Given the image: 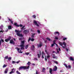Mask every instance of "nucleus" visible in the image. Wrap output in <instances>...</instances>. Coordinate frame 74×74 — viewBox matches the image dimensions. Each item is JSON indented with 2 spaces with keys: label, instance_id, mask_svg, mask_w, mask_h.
<instances>
[{
  "label": "nucleus",
  "instance_id": "obj_1",
  "mask_svg": "<svg viewBox=\"0 0 74 74\" xmlns=\"http://www.w3.org/2000/svg\"><path fill=\"white\" fill-rule=\"evenodd\" d=\"M30 67V66H20L19 68V70H21V69H24V70H27V69H29Z\"/></svg>",
  "mask_w": 74,
  "mask_h": 74
},
{
  "label": "nucleus",
  "instance_id": "obj_2",
  "mask_svg": "<svg viewBox=\"0 0 74 74\" xmlns=\"http://www.w3.org/2000/svg\"><path fill=\"white\" fill-rule=\"evenodd\" d=\"M21 45L19 46L20 47H21V49H24V47H25V46L24 45V44H25V40L21 41Z\"/></svg>",
  "mask_w": 74,
  "mask_h": 74
},
{
  "label": "nucleus",
  "instance_id": "obj_3",
  "mask_svg": "<svg viewBox=\"0 0 74 74\" xmlns=\"http://www.w3.org/2000/svg\"><path fill=\"white\" fill-rule=\"evenodd\" d=\"M34 23L35 25H36L38 27H39V26H40V22H38V23H37L36 22V20H34Z\"/></svg>",
  "mask_w": 74,
  "mask_h": 74
},
{
  "label": "nucleus",
  "instance_id": "obj_4",
  "mask_svg": "<svg viewBox=\"0 0 74 74\" xmlns=\"http://www.w3.org/2000/svg\"><path fill=\"white\" fill-rule=\"evenodd\" d=\"M42 42H39V44H38L37 45V46L38 47V48H41V47H42Z\"/></svg>",
  "mask_w": 74,
  "mask_h": 74
},
{
  "label": "nucleus",
  "instance_id": "obj_5",
  "mask_svg": "<svg viewBox=\"0 0 74 74\" xmlns=\"http://www.w3.org/2000/svg\"><path fill=\"white\" fill-rule=\"evenodd\" d=\"M11 38L10 36H9L7 39L5 40V41L6 42H8V41H10V40H11Z\"/></svg>",
  "mask_w": 74,
  "mask_h": 74
},
{
  "label": "nucleus",
  "instance_id": "obj_6",
  "mask_svg": "<svg viewBox=\"0 0 74 74\" xmlns=\"http://www.w3.org/2000/svg\"><path fill=\"white\" fill-rule=\"evenodd\" d=\"M29 32V30H25L23 32V33H24L25 35L27 34V33H28Z\"/></svg>",
  "mask_w": 74,
  "mask_h": 74
},
{
  "label": "nucleus",
  "instance_id": "obj_7",
  "mask_svg": "<svg viewBox=\"0 0 74 74\" xmlns=\"http://www.w3.org/2000/svg\"><path fill=\"white\" fill-rule=\"evenodd\" d=\"M63 44V45H64V46H62V48H66V44L65 43V42H63V43H62Z\"/></svg>",
  "mask_w": 74,
  "mask_h": 74
},
{
  "label": "nucleus",
  "instance_id": "obj_8",
  "mask_svg": "<svg viewBox=\"0 0 74 74\" xmlns=\"http://www.w3.org/2000/svg\"><path fill=\"white\" fill-rule=\"evenodd\" d=\"M37 55L38 58H40V55H41V51H40L39 54L37 53Z\"/></svg>",
  "mask_w": 74,
  "mask_h": 74
},
{
  "label": "nucleus",
  "instance_id": "obj_9",
  "mask_svg": "<svg viewBox=\"0 0 74 74\" xmlns=\"http://www.w3.org/2000/svg\"><path fill=\"white\" fill-rule=\"evenodd\" d=\"M17 35L18 36H19V37H23V35H22V34H21L19 33H18L17 34Z\"/></svg>",
  "mask_w": 74,
  "mask_h": 74
},
{
  "label": "nucleus",
  "instance_id": "obj_10",
  "mask_svg": "<svg viewBox=\"0 0 74 74\" xmlns=\"http://www.w3.org/2000/svg\"><path fill=\"white\" fill-rule=\"evenodd\" d=\"M10 44H15V42H14L12 40H10Z\"/></svg>",
  "mask_w": 74,
  "mask_h": 74
},
{
  "label": "nucleus",
  "instance_id": "obj_11",
  "mask_svg": "<svg viewBox=\"0 0 74 74\" xmlns=\"http://www.w3.org/2000/svg\"><path fill=\"white\" fill-rule=\"evenodd\" d=\"M42 59H44V56H45V54L44 53V52H42Z\"/></svg>",
  "mask_w": 74,
  "mask_h": 74
},
{
  "label": "nucleus",
  "instance_id": "obj_12",
  "mask_svg": "<svg viewBox=\"0 0 74 74\" xmlns=\"http://www.w3.org/2000/svg\"><path fill=\"white\" fill-rule=\"evenodd\" d=\"M8 20L9 21H10L11 23L12 24H13V21H12V19H10V18H9L8 19Z\"/></svg>",
  "mask_w": 74,
  "mask_h": 74
},
{
  "label": "nucleus",
  "instance_id": "obj_13",
  "mask_svg": "<svg viewBox=\"0 0 74 74\" xmlns=\"http://www.w3.org/2000/svg\"><path fill=\"white\" fill-rule=\"evenodd\" d=\"M49 73H51V74H52V69L51 68L49 69Z\"/></svg>",
  "mask_w": 74,
  "mask_h": 74
},
{
  "label": "nucleus",
  "instance_id": "obj_14",
  "mask_svg": "<svg viewBox=\"0 0 74 74\" xmlns=\"http://www.w3.org/2000/svg\"><path fill=\"white\" fill-rule=\"evenodd\" d=\"M55 68L53 69V71H56L57 70V69H58V67L56 66H55Z\"/></svg>",
  "mask_w": 74,
  "mask_h": 74
},
{
  "label": "nucleus",
  "instance_id": "obj_15",
  "mask_svg": "<svg viewBox=\"0 0 74 74\" xmlns=\"http://www.w3.org/2000/svg\"><path fill=\"white\" fill-rule=\"evenodd\" d=\"M53 44H52L51 45V47H53V46H54V45L56 44V43H55V41L54 40V41H53Z\"/></svg>",
  "mask_w": 74,
  "mask_h": 74
},
{
  "label": "nucleus",
  "instance_id": "obj_16",
  "mask_svg": "<svg viewBox=\"0 0 74 74\" xmlns=\"http://www.w3.org/2000/svg\"><path fill=\"white\" fill-rule=\"evenodd\" d=\"M8 68H6L4 71L5 74H7V72H8Z\"/></svg>",
  "mask_w": 74,
  "mask_h": 74
},
{
  "label": "nucleus",
  "instance_id": "obj_17",
  "mask_svg": "<svg viewBox=\"0 0 74 74\" xmlns=\"http://www.w3.org/2000/svg\"><path fill=\"white\" fill-rule=\"evenodd\" d=\"M15 32L16 33V34L17 35V34L18 33H20L21 31H18L16 30H15Z\"/></svg>",
  "mask_w": 74,
  "mask_h": 74
},
{
  "label": "nucleus",
  "instance_id": "obj_18",
  "mask_svg": "<svg viewBox=\"0 0 74 74\" xmlns=\"http://www.w3.org/2000/svg\"><path fill=\"white\" fill-rule=\"evenodd\" d=\"M59 44H60V45H61V47H63V44L62 42H59Z\"/></svg>",
  "mask_w": 74,
  "mask_h": 74
},
{
  "label": "nucleus",
  "instance_id": "obj_19",
  "mask_svg": "<svg viewBox=\"0 0 74 74\" xmlns=\"http://www.w3.org/2000/svg\"><path fill=\"white\" fill-rule=\"evenodd\" d=\"M35 33L32 34V35L31 36L32 38H34V35H35Z\"/></svg>",
  "mask_w": 74,
  "mask_h": 74
},
{
  "label": "nucleus",
  "instance_id": "obj_20",
  "mask_svg": "<svg viewBox=\"0 0 74 74\" xmlns=\"http://www.w3.org/2000/svg\"><path fill=\"white\" fill-rule=\"evenodd\" d=\"M47 40H48L49 41H52V40L50 39V38H46Z\"/></svg>",
  "mask_w": 74,
  "mask_h": 74
},
{
  "label": "nucleus",
  "instance_id": "obj_21",
  "mask_svg": "<svg viewBox=\"0 0 74 74\" xmlns=\"http://www.w3.org/2000/svg\"><path fill=\"white\" fill-rule=\"evenodd\" d=\"M54 34L55 35L56 34H58V35H59V32H54Z\"/></svg>",
  "mask_w": 74,
  "mask_h": 74
},
{
  "label": "nucleus",
  "instance_id": "obj_22",
  "mask_svg": "<svg viewBox=\"0 0 74 74\" xmlns=\"http://www.w3.org/2000/svg\"><path fill=\"white\" fill-rule=\"evenodd\" d=\"M45 68H43L42 69V72H45Z\"/></svg>",
  "mask_w": 74,
  "mask_h": 74
},
{
  "label": "nucleus",
  "instance_id": "obj_23",
  "mask_svg": "<svg viewBox=\"0 0 74 74\" xmlns=\"http://www.w3.org/2000/svg\"><path fill=\"white\" fill-rule=\"evenodd\" d=\"M57 57L55 56V54H53V58L55 59V58H56Z\"/></svg>",
  "mask_w": 74,
  "mask_h": 74
},
{
  "label": "nucleus",
  "instance_id": "obj_24",
  "mask_svg": "<svg viewBox=\"0 0 74 74\" xmlns=\"http://www.w3.org/2000/svg\"><path fill=\"white\" fill-rule=\"evenodd\" d=\"M70 60H72V61H74V59L72 57H71L70 58Z\"/></svg>",
  "mask_w": 74,
  "mask_h": 74
},
{
  "label": "nucleus",
  "instance_id": "obj_25",
  "mask_svg": "<svg viewBox=\"0 0 74 74\" xmlns=\"http://www.w3.org/2000/svg\"><path fill=\"white\" fill-rule=\"evenodd\" d=\"M24 27H25V26H23L21 28V30H24Z\"/></svg>",
  "mask_w": 74,
  "mask_h": 74
},
{
  "label": "nucleus",
  "instance_id": "obj_26",
  "mask_svg": "<svg viewBox=\"0 0 74 74\" xmlns=\"http://www.w3.org/2000/svg\"><path fill=\"white\" fill-rule=\"evenodd\" d=\"M8 29L9 30H10V29H12L11 26H9Z\"/></svg>",
  "mask_w": 74,
  "mask_h": 74
},
{
  "label": "nucleus",
  "instance_id": "obj_27",
  "mask_svg": "<svg viewBox=\"0 0 74 74\" xmlns=\"http://www.w3.org/2000/svg\"><path fill=\"white\" fill-rule=\"evenodd\" d=\"M31 64V63L29 61L27 63V64L28 66H30V64Z\"/></svg>",
  "mask_w": 74,
  "mask_h": 74
},
{
  "label": "nucleus",
  "instance_id": "obj_28",
  "mask_svg": "<svg viewBox=\"0 0 74 74\" xmlns=\"http://www.w3.org/2000/svg\"><path fill=\"white\" fill-rule=\"evenodd\" d=\"M64 65L65 66V67L66 68H68V66H67V64H64Z\"/></svg>",
  "mask_w": 74,
  "mask_h": 74
},
{
  "label": "nucleus",
  "instance_id": "obj_29",
  "mask_svg": "<svg viewBox=\"0 0 74 74\" xmlns=\"http://www.w3.org/2000/svg\"><path fill=\"white\" fill-rule=\"evenodd\" d=\"M12 58L11 57H10L8 58V60H9V61H10V60H11V59Z\"/></svg>",
  "mask_w": 74,
  "mask_h": 74
},
{
  "label": "nucleus",
  "instance_id": "obj_30",
  "mask_svg": "<svg viewBox=\"0 0 74 74\" xmlns=\"http://www.w3.org/2000/svg\"><path fill=\"white\" fill-rule=\"evenodd\" d=\"M53 61L54 62H55V63H56V64H58V62L57 61Z\"/></svg>",
  "mask_w": 74,
  "mask_h": 74
},
{
  "label": "nucleus",
  "instance_id": "obj_31",
  "mask_svg": "<svg viewBox=\"0 0 74 74\" xmlns=\"http://www.w3.org/2000/svg\"><path fill=\"white\" fill-rule=\"evenodd\" d=\"M67 40V38H66L64 37L63 38V41H64V40Z\"/></svg>",
  "mask_w": 74,
  "mask_h": 74
},
{
  "label": "nucleus",
  "instance_id": "obj_32",
  "mask_svg": "<svg viewBox=\"0 0 74 74\" xmlns=\"http://www.w3.org/2000/svg\"><path fill=\"white\" fill-rule=\"evenodd\" d=\"M16 73H17L18 74H21V73H20V72H19V71H16Z\"/></svg>",
  "mask_w": 74,
  "mask_h": 74
},
{
  "label": "nucleus",
  "instance_id": "obj_33",
  "mask_svg": "<svg viewBox=\"0 0 74 74\" xmlns=\"http://www.w3.org/2000/svg\"><path fill=\"white\" fill-rule=\"evenodd\" d=\"M32 17L33 18L36 19V16L35 15H33L32 16Z\"/></svg>",
  "mask_w": 74,
  "mask_h": 74
},
{
  "label": "nucleus",
  "instance_id": "obj_34",
  "mask_svg": "<svg viewBox=\"0 0 74 74\" xmlns=\"http://www.w3.org/2000/svg\"><path fill=\"white\" fill-rule=\"evenodd\" d=\"M28 47H29V45H28L25 46V49H27V48H28Z\"/></svg>",
  "mask_w": 74,
  "mask_h": 74
},
{
  "label": "nucleus",
  "instance_id": "obj_35",
  "mask_svg": "<svg viewBox=\"0 0 74 74\" xmlns=\"http://www.w3.org/2000/svg\"><path fill=\"white\" fill-rule=\"evenodd\" d=\"M14 73V71H12L10 72V74H12V73Z\"/></svg>",
  "mask_w": 74,
  "mask_h": 74
},
{
  "label": "nucleus",
  "instance_id": "obj_36",
  "mask_svg": "<svg viewBox=\"0 0 74 74\" xmlns=\"http://www.w3.org/2000/svg\"><path fill=\"white\" fill-rule=\"evenodd\" d=\"M7 66V65L5 64H4L3 66V68H4V67H5Z\"/></svg>",
  "mask_w": 74,
  "mask_h": 74
},
{
  "label": "nucleus",
  "instance_id": "obj_37",
  "mask_svg": "<svg viewBox=\"0 0 74 74\" xmlns=\"http://www.w3.org/2000/svg\"><path fill=\"white\" fill-rule=\"evenodd\" d=\"M29 53H25V55H29Z\"/></svg>",
  "mask_w": 74,
  "mask_h": 74
},
{
  "label": "nucleus",
  "instance_id": "obj_38",
  "mask_svg": "<svg viewBox=\"0 0 74 74\" xmlns=\"http://www.w3.org/2000/svg\"><path fill=\"white\" fill-rule=\"evenodd\" d=\"M30 40H31V38L29 37V39L28 40V42H29V41H30Z\"/></svg>",
  "mask_w": 74,
  "mask_h": 74
},
{
  "label": "nucleus",
  "instance_id": "obj_39",
  "mask_svg": "<svg viewBox=\"0 0 74 74\" xmlns=\"http://www.w3.org/2000/svg\"><path fill=\"white\" fill-rule=\"evenodd\" d=\"M5 59H8V56H7L6 57H5Z\"/></svg>",
  "mask_w": 74,
  "mask_h": 74
},
{
  "label": "nucleus",
  "instance_id": "obj_40",
  "mask_svg": "<svg viewBox=\"0 0 74 74\" xmlns=\"http://www.w3.org/2000/svg\"><path fill=\"white\" fill-rule=\"evenodd\" d=\"M16 49H17V50L18 51H19V50H20V49L18 48H16Z\"/></svg>",
  "mask_w": 74,
  "mask_h": 74
},
{
  "label": "nucleus",
  "instance_id": "obj_41",
  "mask_svg": "<svg viewBox=\"0 0 74 74\" xmlns=\"http://www.w3.org/2000/svg\"><path fill=\"white\" fill-rule=\"evenodd\" d=\"M18 53H22V52H21V50H20V51H18Z\"/></svg>",
  "mask_w": 74,
  "mask_h": 74
},
{
  "label": "nucleus",
  "instance_id": "obj_42",
  "mask_svg": "<svg viewBox=\"0 0 74 74\" xmlns=\"http://www.w3.org/2000/svg\"><path fill=\"white\" fill-rule=\"evenodd\" d=\"M31 49L32 51H34L35 50V48H31Z\"/></svg>",
  "mask_w": 74,
  "mask_h": 74
},
{
  "label": "nucleus",
  "instance_id": "obj_43",
  "mask_svg": "<svg viewBox=\"0 0 74 74\" xmlns=\"http://www.w3.org/2000/svg\"><path fill=\"white\" fill-rule=\"evenodd\" d=\"M31 41H34V39L32 38L31 39Z\"/></svg>",
  "mask_w": 74,
  "mask_h": 74
},
{
  "label": "nucleus",
  "instance_id": "obj_44",
  "mask_svg": "<svg viewBox=\"0 0 74 74\" xmlns=\"http://www.w3.org/2000/svg\"><path fill=\"white\" fill-rule=\"evenodd\" d=\"M50 57V56L49 55L48 56H47V58L48 59Z\"/></svg>",
  "mask_w": 74,
  "mask_h": 74
},
{
  "label": "nucleus",
  "instance_id": "obj_45",
  "mask_svg": "<svg viewBox=\"0 0 74 74\" xmlns=\"http://www.w3.org/2000/svg\"><path fill=\"white\" fill-rule=\"evenodd\" d=\"M32 48H35V47L34 46V45H32Z\"/></svg>",
  "mask_w": 74,
  "mask_h": 74
},
{
  "label": "nucleus",
  "instance_id": "obj_46",
  "mask_svg": "<svg viewBox=\"0 0 74 74\" xmlns=\"http://www.w3.org/2000/svg\"><path fill=\"white\" fill-rule=\"evenodd\" d=\"M45 59L46 62H47V58H46V56H45Z\"/></svg>",
  "mask_w": 74,
  "mask_h": 74
},
{
  "label": "nucleus",
  "instance_id": "obj_47",
  "mask_svg": "<svg viewBox=\"0 0 74 74\" xmlns=\"http://www.w3.org/2000/svg\"><path fill=\"white\" fill-rule=\"evenodd\" d=\"M71 67V66L70 65H69L68 66V69H70Z\"/></svg>",
  "mask_w": 74,
  "mask_h": 74
},
{
  "label": "nucleus",
  "instance_id": "obj_48",
  "mask_svg": "<svg viewBox=\"0 0 74 74\" xmlns=\"http://www.w3.org/2000/svg\"><path fill=\"white\" fill-rule=\"evenodd\" d=\"M14 25H15V26H17V23H14Z\"/></svg>",
  "mask_w": 74,
  "mask_h": 74
},
{
  "label": "nucleus",
  "instance_id": "obj_49",
  "mask_svg": "<svg viewBox=\"0 0 74 74\" xmlns=\"http://www.w3.org/2000/svg\"><path fill=\"white\" fill-rule=\"evenodd\" d=\"M34 60H38V59H37V58H35L34 59Z\"/></svg>",
  "mask_w": 74,
  "mask_h": 74
},
{
  "label": "nucleus",
  "instance_id": "obj_50",
  "mask_svg": "<svg viewBox=\"0 0 74 74\" xmlns=\"http://www.w3.org/2000/svg\"><path fill=\"white\" fill-rule=\"evenodd\" d=\"M38 32V33H39V34H40V31L39 30H38L37 31Z\"/></svg>",
  "mask_w": 74,
  "mask_h": 74
},
{
  "label": "nucleus",
  "instance_id": "obj_51",
  "mask_svg": "<svg viewBox=\"0 0 74 74\" xmlns=\"http://www.w3.org/2000/svg\"><path fill=\"white\" fill-rule=\"evenodd\" d=\"M55 38L56 40H58V38L57 37H55Z\"/></svg>",
  "mask_w": 74,
  "mask_h": 74
},
{
  "label": "nucleus",
  "instance_id": "obj_52",
  "mask_svg": "<svg viewBox=\"0 0 74 74\" xmlns=\"http://www.w3.org/2000/svg\"><path fill=\"white\" fill-rule=\"evenodd\" d=\"M66 51H67V52H68V51H69V49H67V48H66Z\"/></svg>",
  "mask_w": 74,
  "mask_h": 74
},
{
  "label": "nucleus",
  "instance_id": "obj_53",
  "mask_svg": "<svg viewBox=\"0 0 74 74\" xmlns=\"http://www.w3.org/2000/svg\"><path fill=\"white\" fill-rule=\"evenodd\" d=\"M1 41L2 42H4V40H3V39H1Z\"/></svg>",
  "mask_w": 74,
  "mask_h": 74
},
{
  "label": "nucleus",
  "instance_id": "obj_54",
  "mask_svg": "<svg viewBox=\"0 0 74 74\" xmlns=\"http://www.w3.org/2000/svg\"><path fill=\"white\" fill-rule=\"evenodd\" d=\"M20 61H18L17 62H16V63H19V62H20Z\"/></svg>",
  "mask_w": 74,
  "mask_h": 74
},
{
  "label": "nucleus",
  "instance_id": "obj_55",
  "mask_svg": "<svg viewBox=\"0 0 74 74\" xmlns=\"http://www.w3.org/2000/svg\"><path fill=\"white\" fill-rule=\"evenodd\" d=\"M23 26V25L21 24L20 25V26L21 27H22Z\"/></svg>",
  "mask_w": 74,
  "mask_h": 74
},
{
  "label": "nucleus",
  "instance_id": "obj_56",
  "mask_svg": "<svg viewBox=\"0 0 74 74\" xmlns=\"http://www.w3.org/2000/svg\"><path fill=\"white\" fill-rule=\"evenodd\" d=\"M12 63H15V61H13L12 62Z\"/></svg>",
  "mask_w": 74,
  "mask_h": 74
},
{
  "label": "nucleus",
  "instance_id": "obj_57",
  "mask_svg": "<svg viewBox=\"0 0 74 74\" xmlns=\"http://www.w3.org/2000/svg\"><path fill=\"white\" fill-rule=\"evenodd\" d=\"M1 45V41L0 40V46Z\"/></svg>",
  "mask_w": 74,
  "mask_h": 74
},
{
  "label": "nucleus",
  "instance_id": "obj_58",
  "mask_svg": "<svg viewBox=\"0 0 74 74\" xmlns=\"http://www.w3.org/2000/svg\"><path fill=\"white\" fill-rule=\"evenodd\" d=\"M1 32L3 33V31L2 30L0 31V33H1Z\"/></svg>",
  "mask_w": 74,
  "mask_h": 74
},
{
  "label": "nucleus",
  "instance_id": "obj_59",
  "mask_svg": "<svg viewBox=\"0 0 74 74\" xmlns=\"http://www.w3.org/2000/svg\"><path fill=\"white\" fill-rule=\"evenodd\" d=\"M57 53H59V51H58V49H57Z\"/></svg>",
  "mask_w": 74,
  "mask_h": 74
},
{
  "label": "nucleus",
  "instance_id": "obj_60",
  "mask_svg": "<svg viewBox=\"0 0 74 74\" xmlns=\"http://www.w3.org/2000/svg\"><path fill=\"white\" fill-rule=\"evenodd\" d=\"M47 42V40L45 41V43H46Z\"/></svg>",
  "mask_w": 74,
  "mask_h": 74
},
{
  "label": "nucleus",
  "instance_id": "obj_61",
  "mask_svg": "<svg viewBox=\"0 0 74 74\" xmlns=\"http://www.w3.org/2000/svg\"><path fill=\"white\" fill-rule=\"evenodd\" d=\"M59 51H60L61 50L60 48H59Z\"/></svg>",
  "mask_w": 74,
  "mask_h": 74
},
{
  "label": "nucleus",
  "instance_id": "obj_62",
  "mask_svg": "<svg viewBox=\"0 0 74 74\" xmlns=\"http://www.w3.org/2000/svg\"><path fill=\"white\" fill-rule=\"evenodd\" d=\"M16 26H17V27H19L20 25H17Z\"/></svg>",
  "mask_w": 74,
  "mask_h": 74
},
{
  "label": "nucleus",
  "instance_id": "obj_63",
  "mask_svg": "<svg viewBox=\"0 0 74 74\" xmlns=\"http://www.w3.org/2000/svg\"><path fill=\"white\" fill-rule=\"evenodd\" d=\"M14 70V68H13L12 69V71H13V70Z\"/></svg>",
  "mask_w": 74,
  "mask_h": 74
},
{
  "label": "nucleus",
  "instance_id": "obj_64",
  "mask_svg": "<svg viewBox=\"0 0 74 74\" xmlns=\"http://www.w3.org/2000/svg\"><path fill=\"white\" fill-rule=\"evenodd\" d=\"M45 52H47V50H45Z\"/></svg>",
  "mask_w": 74,
  "mask_h": 74
}]
</instances>
